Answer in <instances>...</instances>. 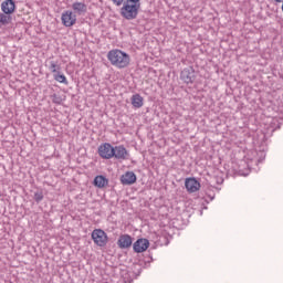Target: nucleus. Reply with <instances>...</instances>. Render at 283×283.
Here are the masks:
<instances>
[{
	"label": "nucleus",
	"instance_id": "nucleus-3",
	"mask_svg": "<svg viewBox=\"0 0 283 283\" xmlns=\"http://www.w3.org/2000/svg\"><path fill=\"white\" fill-rule=\"evenodd\" d=\"M92 240L97 247H105L108 242V237L102 229H95L92 232Z\"/></svg>",
	"mask_w": 283,
	"mask_h": 283
},
{
	"label": "nucleus",
	"instance_id": "nucleus-9",
	"mask_svg": "<svg viewBox=\"0 0 283 283\" xmlns=\"http://www.w3.org/2000/svg\"><path fill=\"white\" fill-rule=\"evenodd\" d=\"M133 249H134L135 253H144V251L149 249V240H147V239L137 240L134 243Z\"/></svg>",
	"mask_w": 283,
	"mask_h": 283
},
{
	"label": "nucleus",
	"instance_id": "nucleus-16",
	"mask_svg": "<svg viewBox=\"0 0 283 283\" xmlns=\"http://www.w3.org/2000/svg\"><path fill=\"white\" fill-rule=\"evenodd\" d=\"M12 21V17L8 13H0V28L2 25H8Z\"/></svg>",
	"mask_w": 283,
	"mask_h": 283
},
{
	"label": "nucleus",
	"instance_id": "nucleus-21",
	"mask_svg": "<svg viewBox=\"0 0 283 283\" xmlns=\"http://www.w3.org/2000/svg\"><path fill=\"white\" fill-rule=\"evenodd\" d=\"M53 103H60L59 99H53Z\"/></svg>",
	"mask_w": 283,
	"mask_h": 283
},
{
	"label": "nucleus",
	"instance_id": "nucleus-14",
	"mask_svg": "<svg viewBox=\"0 0 283 283\" xmlns=\"http://www.w3.org/2000/svg\"><path fill=\"white\" fill-rule=\"evenodd\" d=\"M130 101H132L133 107H135L136 109H140V107H143L144 105V98L143 96H140V94L133 95Z\"/></svg>",
	"mask_w": 283,
	"mask_h": 283
},
{
	"label": "nucleus",
	"instance_id": "nucleus-17",
	"mask_svg": "<svg viewBox=\"0 0 283 283\" xmlns=\"http://www.w3.org/2000/svg\"><path fill=\"white\" fill-rule=\"evenodd\" d=\"M49 70L52 72V74H57L61 72V65L56 61H50Z\"/></svg>",
	"mask_w": 283,
	"mask_h": 283
},
{
	"label": "nucleus",
	"instance_id": "nucleus-12",
	"mask_svg": "<svg viewBox=\"0 0 283 283\" xmlns=\"http://www.w3.org/2000/svg\"><path fill=\"white\" fill-rule=\"evenodd\" d=\"M17 6L12 0H6L1 3V10L4 14H12L14 12Z\"/></svg>",
	"mask_w": 283,
	"mask_h": 283
},
{
	"label": "nucleus",
	"instance_id": "nucleus-8",
	"mask_svg": "<svg viewBox=\"0 0 283 283\" xmlns=\"http://www.w3.org/2000/svg\"><path fill=\"white\" fill-rule=\"evenodd\" d=\"M185 187L189 193H196L200 191V182L196 178H187L185 181Z\"/></svg>",
	"mask_w": 283,
	"mask_h": 283
},
{
	"label": "nucleus",
	"instance_id": "nucleus-5",
	"mask_svg": "<svg viewBox=\"0 0 283 283\" xmlns=\"http://www.w3.org/2000/svg\"><path fill=\"white\" fill-rule=\"evenodd\" d=\"M61 21L64 28H72L76 24V13L66 10L62 13Z\"/></svg>",
	"mask_w": 283,
	"mask_h": 283
},
{
	"label": "nucleus",
	"instance_id": "nucleus-1",
	"mask_svg": "<svg viewBox=\"0 0 283 283\" xmlns=\"http://www.w3.org/2000/svg\"><path fill=\"white\" fill-rule=\"evenodd\" d=\"M113 6L120 8L119 14L127 21H134L140 11V0H111Z\"/></svg>",
	"mask_w": 283,
	"mask_h": 283
},
{
	"label": "nucleus",
	"instance_id": "nucleus-4",
	"mask_svg": "<svg viewBox=\"0 0 283 283\" xmlns=\"http://www.w3.org/2000/svg\"><path fill=\"white\" fill-rule=\"evenodd\" d=\"M98 156L104 160H112L114 158V146L109 143H104L98 146Z\"/></svg>",
	"mask_w": 283,
	"mask_h": 283
},
{
	"label": "nucleus",
	"instance_id": "nucleus-10",
	"mask_svg": "<svg viewBox=\"0 0 283 283\" xmlns=\"http://www.w3.org/2000/svg\"><path fill=\"white\" fill-rule=\"evenodd\" d=\"M132 237L129 234H122L117 241L119 249H129L133 244Z\"/></svg>",
	"mask_w": 283,
	"mask_h": 283
},
{
	"label": "nucleus",
	"instance_id": "nucleus-15",
	"mask_svg": "<svg viewBox=\"0 0 283 283\" xmlns=\"http://www.w3.org/2000/svg\"><path fill=\"white\" fill-rule=\"evenodd\" d=\"M95 187H98L99 189H103V187H106L107 185V178L104 176H96L94 179Z\"/></svg>",
	"mask_w": 283,
	"mask_h": 283
},
{
	"label": "nucleus",
	"instance_id": "nucleus-2",
	"mask_svg": "<svg viewBox=\"0 0 283 283\" xmlns=\"http://www.w3.org/2000/svg\"><path fill=\"white\" fill-rule=\"evenodd\" d=\"M107 59L109 63L114 65V67H117L118 70H123L127 67L132 61V59L129 57V54L118 49L111 50L107 53Z\"/></svg>",
	"mask_w": 283,
	"mask_h": 283
},
{
	"label": "nucleus",
	"instance_id": "nucleus-11",
	"mask_svg": "<svg viewBox=\"0 0 283 283\" xmlns=\"http://www.w3.org/2000/svg\"><path fill=\"white\" fill-rule=\"evenodd\" d=\"M136 179V174H134V171H126L124 175H122L120 182L122 185H134Z\"/></svg>",
	"mask_w": 283,
	"mask_h": 283
},
{
	"label": "nucleus",
	"instance_id": "nucleus-19",
	"mask_svg": "<svg viewBox=\"0 0 283 283\" xmlns=\"http://www.w3.org/2000/svg\"><path fill=\"white\" fill-rule=\"evenodd\" d=\"M34 200L38 203L41 202L43 200V192L41 191L34 192Z\"/></svg>",
	"mask_w": 283,
	"mask_h": 283
},
{
	"label": "nucleus",
	"instance_id": "nucleus-7",
	"mask_svg": "<svg viewBox=\"0 0 283 283\" xmlns=\"http://www.w3.org/2000/svg\"><path fill=\"white\" fill-rule=\"evenodd\" d=\"M113 151V158H115V160H129V150H127L123 145L115 146Z\"/></svg>",
	"mask_w": 283,
	"mask_h": 283
},
{
	"label": "nucleus",
	"instance_id": "nucleus-13",
	"mask_svg": "<svg viewBox=\"0 0 283 283\" xmlns=\"http://www.w3.org/2000/svg\"><path fill=\"white\" fill-rule=\"evenodd\" d=\"M72 10L75 14H85L87 12V4L85 2H73Z\"/></svg>",
	"mask_w": 283,
	"mask_h": 283
},
{
	"label": "nucleus",
	"instance_id": "nucleus-18",
	"mask_svg": "<svg viewBox=\"0 0 283 283\" xmlns=\"http://www.w3.org/2000/svg\"><path fill=\"white\" fill-rule=\"evenodd\" d=\"M54 80L57 81V83H63L64 85H67V77H65V75L61 74L60 72L54 74Z\"/></svg>",
	"mask_w": 283,
	"mask_h": 283
},
{
	"label": "nucleus",
	"instance_id": "nucleus-20",
	"mask_svg": "<svg viewBox=\"0 0 283 283\" xmlns=\"http://www.w3.org/2000/svg\"><path fill=\"white\" fill-rule=\"evenodd\" d=\"M275 3H283V0H274Z\"/></svg>",
	"mask_w": 283,
	"mask_h": 283
},
{
	"label": "nucleus",
	"instance_id": "nucleus-6",
	"mask_svg": "<svg viewBox=\"0 0 283 283\" xmlns=\"http://www.w3.org/2000/svg\"><path fill=\"white\" fill-rule=\"evenodd\" d=\"M180 78L187 84L190 85L196 81V70L193 67L188 66L184 69L180 73Z\"/></svg>",
	"mask_w": 283,
	"mask_h": 283
},
{
	"label": "nucleus",
	"instance_id": "nucleus-22",
	"mask_svg": "<svg viewBox=\"0 0 283 283\" xmlns=\"http://www.w3.org/2000/svg\"><path fill=\"white\" fill-rule=\"evenodd\" d=\"M53 98H56V94L53 95Z\"/></svg>",
	"mask_w": 283,
	"mask_h": 283
}]
</instances>
